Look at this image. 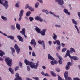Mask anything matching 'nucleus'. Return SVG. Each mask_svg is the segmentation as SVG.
<instances>
[{"instance_id":"25","label":"nucleus","mask_w":80,"mask_h":80,"mask_svg":"<svg viewBox=\"0 0 80 80\" xmlns=\"http://www.w3.org/2000/svg\"><path fill=\"white\" fill-rule=\"evenodd\" d=\"M49 13H50V14H51L52 15H53L54 17H57L58 18H59V17H60L59 16H56V15H55V13L52 12L51 11L49 12Z\"/></svg>"},{"instance_id":"41","label":"nucleus","mask_w":80,"mask_h":80,"mask_svg":"<svg viewBox=\"0 0 80 80\" xmlns=\"http://www.w3.org/2000/svg\"><path fill=\"white\" fill-rule=\"evenodd\" d=\"M67 50V48H64L62 49V52H65Z\"/></svg>"},{"instance_id":"26","label":"nucleus","mask_w":80,"mask_h":80,"mask_svg":"<svg viewBox=\"0 0 80 80\" xmlns=\"http://www.w3.org/2000/svg\"><path fill=\"white\" fill-rule=\"evenodd\" d=\"M53 35L54 36L52 37L54 39V40H57V36L54 33L53 34Z\"/></svg>"},{"instance_id":"34","label":"nucleus","mask_w":80,"mask_h":80,"mask_svg":"<svg viewBox=\"0 0 80 80\" xmlns=\"http://www.w3.org/2000/svg\"><path fill=\"white\" fill-rule=\"evenodd\" d=\"M58 80H65L64 79H62V78L59 76V75H58Z\"/></svg>"},{"instance_id":"17","label":"nucleus","mask_w":80,"mask_h":80,"mask_svg":"<svg viewBox=\"0 0 80 80\" xmlns=\"http://www.w3.org/2000/svg\"><path fill=\"white\" fill-rule=\"evenodd\" d=\"M57 2L58 3L59 5H63V4L64 3V1L63 0H59Z\"/></svg>"},{"instance_id":"18","label":"nucleus","mask_w":80,"mask_h":80,"mask_svg":"<svg viewBox=\"0 0 80 80\" xmlns=\"http://www.w3.org/2000/svg\"><path fill=\"white\" fill-rule=\"evenodd\" d=\"M35 30L36 31H37L38 33H40V30L38 28L36 27V28H35Z\"/></svg>"},{"instance_id":"15","label":"nucleus","mask_w":80,"mask_h":80,"mask_svg":"<svg viewBox=\"0 0 80 80\" xmlns=\"http://www.w3.org/2000/svg\"><path fill=\"white\" fill-rule=\"evenodd\" d=\"M63 11L65 13L68 14V15H70V13L68 12V10L67 9L65 8L64 9Z\"/></svg>"},{"instance_id":"16","label":"nucleus","mask_w":80,"mask_h":80,"mask_svg":"<svg viewBox=\"0 0 80 80\" xmlns=\"http://www.w3.org/2000/svg\"><path fill=\"white\" fill-rule=\"evenodd\" d=\"M71 59H73L74 60H78V58L77 56H71Z\"/></svg>"},{"instance_id":"28","label":"nucleus","mask_w":80,"mask_h":80,"mask_svg":"<svg viewBox=\"0 0 80 80\" xmlns=\"http://www.w3.org/2000/svg\"><path fill=\"white\" fill-rule=\"evenodd\" d=\"M16 28L18 29V30H20V24H18V23L16 24Z\"/></svg>"},{"instance_id":"58","label":"nucleus","mask_w":80,"mask_h":80,"mask_svg":"<svg viewBox=\"0 0 80 80\" xmlns=\"http://www.w3.org/2000/svg\"><path fill=\"white\" fill-rule=\"evenodd\" d=\"M55 26L57 27H61L60 25H55Z\"/></svg>"},{"instance_id":"2","label":"nucleus","mask_w":80,"mask_h":80,"mask_svg":"<svg viewBox=\"0 0 80 80\" xmlns=\"http://www.w3.org/2000/svg\"><path fill=\"white\" fill-rule=\"evenodd\" d=\"M5 61L7 65L9 67H11L12 65V60L10 59V58H5Z\"/></svg>"},{"instance_id":"52","label":"nucleus","mask_w":80,"mask_h":80,"mask_svg":"<svg viewBox=\"0 0 80 80\" xmlns=\"http://www.w3.org/2000/svg\"><path fill=\"white\" fill-rule=\"evenodd\" d=\"M2 35H4V36H5L6 37H7V35L5 33H3L2 32Z\"/></svg>"},{"instance_id":"62","label":"nucleus","mask_w":80,"mask_h":80,"mask_svg":"<svg viewBox=\"0 0 80 80\" xmlns=\"http://www.w3.org/2000/svg\"><path fill=\"white\" fill-rule=\"evenodd\" d=\"M68 65H71V62H68Z\"/></svg>"},{"instance_id":"56","label":"nucleus","mask_w":80,"mask_h":80,"mask_svg":"<svg viewBox=\"0 0 80 80\" xmlns=\"http://www.w3.org/2000/svg\"><path fill=\"white\" fill-rule=\"evenodd\" d=\"M78 16L79 17V19L80 20V12H78Z\"/></svg>"},{"instance_id":"23","label":"nucleus","mask_w":80,"mask_h":80,"mask_svg":"<svg viewBox=\"0 0 80 80\" xmlns=\"http://www.w3.org/2000/svg\"><path fill=\"white\" fill-rule=\"evenodd\" d=\"M3 55H5V53L2 50H0V56L2 57Z\"/></svg>"},{"instance_id":"40","label":"nucleus","mask_w":80,"mask_h":80,"mask_svg":"<svg viewBox=\"0 0 80 80\" xmlns=\"http://www.w3.org/2000/svg\"><path fill=\"white\" fill-rule=\"evenodd\" d=\"M29 19L30 20L31 22H32V21H33V20L34 19L33 18H32V17H29Z\"/></svg>"},{"instance_id":"19","label":"nucleus","mask_w":80,"mask_h":80,"mask_svg":"<svg viewBox=\"0 0 80 80\" xmlns=\"http://www.w3.org/2000/svg\"><path fill=\"white\" fill-rule=\"evenodd\" d=\"M10 49L12 51V54H14V53H15V49H14V48H13L12 47H11Z\"/></svg>"},{"instance_id":"33","label":"nucleus","mask_w":80,"mask_h":80,"mask_svg":"<svg viewBox=\"0 0 80 80\" xmlns=\"http://www.w3.org/2000/svg\"><path fill=\"white\" fill-rule=\"evenodd\" d=\"M31 13V12H30L29 11L26 13V16H27V17H28L30 16V15Z\"/></svg>"},{"instance_id":"14","label":"nucleus","mask_w":80,"mask_h":80,"mask_svg":"<svg viewBox=\"0 0 80 80\" xmlns=\"http://www.w3.org/2000/svg\"><path fill=\"white\" fill-rule=\"evenodd\" d=\"M17 38H18L19 41L21 42H23V38L21 37L20 36H17Z\"/></svg>"},{"instance_id":"55","label":"nucleus","mask_w":80,"mask_h":80,"mask_svg":"<svg viewBox=\"0 0 80 80\" xmlns=\"http://www.w3.org/2000/svg\"><path fill=\"white\" fill-rule=\"evenodd\" d=\"M48 43L49 44V45L50 46L51 45H52V41H48Z\"/></svg>"},{"instance_id":"57","label":"nucleus","mask_w":80,"mask_h":80,"mask_svg":"<svg viewBox=\"0 0 80 80\" xmlns=\"http://www.w3.org/2000/svg\"><path fill=\"white\" fill-rule=\"evenodd\" d=\"M0 61H2V62L3 61V59L1 58V57H0Z\"/></svg>"},{"instance_id":"5","label":"nucleus","mask_w":80,"mask_h":80,"mask_svg":"<svg viewBox=\"0 0 80 80\" xmlns=\"http://www.w3.org/2000/svg\"><path fill=\"white\" fill-rule=\"evenodd\" d=\"M23 12H24V11L23 10H21L19 14L20 18L18 19V21H20L22 20V16L23 15Z\"/></svg>"},{"instance_id":"10","label":"nucleus","mask_w":80,"mask_h":80,"mask_svg":"<svg viewBox=\"0 0 80 80\" xmlns=\"http://www.w3.org/2000/svg\"><path fill=\"white\" fill-rule=\"evenodd\" d=\"M47 31V29H44L42 31L40 32V33L42 36H45V32Z\"/></svg>"},{"instance_id":"54","label":"nucleus","mask_w":80,"mask_h":80,"mask_svg":"<svg viewBox=\"0 0 80 80\" xmlns=\"http://www.w3.org/2000/svg\"><path fill=\"white\" fill-rule=\"evenodd\" d=\"M58 62L60 64H62V62L60 60H59Z\"/></svg>"},{"instance_id":"39","label":"nucleus","mask_w":80,"mask_h":80,"mask_svg":"<svg viewBox=\"0 0 80 80\" xmlns=\"http://www.w3.org/2000/svg\"><path fill=\"white\" fill-rule=\"evenodd\" d=\"M14 70L15 71H17V70H19V66H17L14 68Z\"/></svg>"},{"instance_id":"47","label":"nucleus","mask_w":80,"mask_h":80,"mask_svg":"<svg viewBox=\"0 0 80 80\" xmlns=\"http://www.w3.org/2000/svg\"><path fill=\"white\" fill-rule=\"evenodd\" d=\"M32 56H33V57H35V56H36L34 52H33L32 53Z\"/></svg>"},{"instance_id":"44","label":"nucleus","mask_w":80,"mask_h":80,"mask_svg":"<svg viewBox=\"0 0 80 80\" xmlns=\"http://www.w3.org/2000/svg\"><path fill=\"white\" fill-rule=\"evenodd\" d=\"M66 55H68V56H69V58H71L70 57H72V56H70V53H66Z\"/></svg>"},{"instance_id":"8","label":"nucleus","mask_w":80,"mask_h":80,"mask_svg":"<svg viewBox=\"0 0 80 80\" xmlns=\"http://www.w3.org/2000/svg\"><path fill=\"white\" fill-rule=\"evenodd\" d=\"M38 42L39 44H40L41 45H42V46L43 47V48L44 49H45V41H41L40 40H39L38 41Z\"/></svg>"},{"instance_id":"6","label":"nucleus","mask_w":80,"mask_h":80,"mask_svg":"<svg viewBox=\"0 0 80 80\" xmlns=\"http://www.w3.org/2000/svg\"><path fill=\"white\" fill-rule=\"evenodd\" d=\"M56 42L57 45H59L58 48L57 47L56 48L57 51H58V50H60L61 45L60 42V41L58 40H56Z\"/></svg>"},{"instance_id":"7","label":"nucleus","mask_w":80,"mask_h":80,"mask_svg":"<svg viewBox=\"0 0 80 80\" xmlns=\"http://www.w3.org/2000/svg\"><path fill=\"white\" fill-rule=\"evenodd\" d=\"M25 28H23L22 29V31H20V32L22 34V35H23L24 36L25 38H27V36L25 34Z\"/></svg>"},{"instance_id":"48","label":"nucleus","mask_w":80,"mask_h":80,"mask_svg":"<svg viewBox=\"0 0 80 80\" xmlns=\"http://www.w3.org/2000/svg\"><path fill=\"white\" fill-rule=\"evenodd\" d=\"M19 65L20 67H22V63L21 62H19Z\"/></svg>"},{"instance_id":"38","label":"nucleus","mask_w":80,"mask_h":80,"mask_svg":"<svg viewBox=\"0 0 80 80\" xmlns=\"http://www.w3.org/2000/svg\"><path fill=\"white\" fill-rule=\"evenodd\" d=\"M66 69L67 70H68L69 69H70V66L67 65L66 67Z\"/></svg>"},{"instance_id":"63","label":"nucleus","mask_w":80,"mask_h":80,"mask_svg":"<svg viewBox=\"0 0 80 80\" xmlns=\"http://www.w3.org/2000/svg\"><path fill=\"white\" fill-rule=\"evenodd\" d=\"M41 73L42 75H44V76L45 75V73H44V72H43L42 71L41 72Z\"/></svg>"},{"instance_id":"53","label":"nucleus","mask_w":80,"mask_h":80,"mask_svg":"<svg viewBox=\"0 0 80 80\" xmlns=\"http://www.w3.org/2000/svg\"><path fill=\"white\" fill-rule=\"evenodd\" d=\"M33 78L34 79H35V80H38L39 79V78L38 77H36V78L34 77V78Z\"/></svg>"},{"instance_id":"1","label":"nucleus","mask_w":80,"mask_h":80,"mask_svg":"<svg viewBox=\"0 0 80 80\" xmlns=\"http://www.w3.org/2000/svg\"><path fill=\"white\" fill-rule=\"evenodd\" d=\"M24 63H25L26 65H30L31 68H35V69H37V67H38V66L39 61H38L36 63V64L34 65H35V64H34L33 62H30L26 59L24 60Z\"/></svg>"},{"instance_id":"24","label":"nucleus","mask_w":80,"mask_h":80,"mask_svg":"<svg viewBox=\"0 0 80 80\" xmlns=\"http://www.w3.org/2000/svg\"><path fill=\"white\" fill-rule=\"evenodd\" d=\"M8 38H10L11 40H14V37L12 36H7Z\"/></svg>"},{"instance_id":"20","label":"nucleus","mask_w":80,"mask_h":80,"mask_svg":"<svg viewBox=\"0 0 80 80\" xmlns=\"http://www.w3.org/2000/svg\"><path fill=\"white\" fill-rule=\"evenodd\" d=\"M48 60H54V58H53V57L51 56L50 55V54H48Z\"/></svg>"},{"instance_id":"13","label":"nucleus","mask_w":80,"mask_h":80,"mask_svg":"<svg viewBox=\"0 0 80 80\" xmlns=\"http://www.w3.org/2000/svg\"><path fill=\"white\" fill-rule=\"evenodd\" d=\"M64 77L66 80H67L68 78V71H65L64 73Z\"/></svg>"},{"instance_id":"31","label":"nucleus","mask_w":80,"mask_h":80,"mask_svg":"<svg viewBox=\"0 0 80 80\" xmlns=\"http://www.w3.org/2000/svg\"><path fill=\"white\" fill-rule=\"evenodd\" d=\"M11 28L12 30H15V28L14 26L11 25Z\"/></svg>"},{"instance_id":"12","label":"nucleus","mask_w":80,"mask_h":80,"mask_svg":"<svg viewBox=\"0 0 80 80\" xmlns=\"http://www.w3.org/2000/svg\"><path fill=\"white\" fill-rule=\"evenodd\" d=\"M35 19L37 20H39L40 22H43V20L40 17L38 16L36 17L35 18Z\"/></svg>"},{"instance_id":"49","label":"nucleus","mask_w":80,"mask_h":80,"mask_svg":"<svg viewBox=\"0 0 80 80\" xmlns=\"http://www.w3.org/2000/svg\"><path fill=\"white\" fill-rule=\"evenodd\" d=\"M44 76H46L47 77H49V75H48V73H46V74H44Z\"/></svg>"},{"instance_id":"51","label":"nucleus","mask_w":80,"mask_h":80,"mask_svg":"<svg viewBox=\"0 0 80 80\" xmlns=\"http://www.w3.org/2000/svg\"><path fill=\"white\" fill-rule=\"evenodd\" d=\"M29 49L30 50H32V48L31 46H29Z\"/></svg>"},{"instance_id":"59","label":"nucleus","mask_w":80,"mask_h":80,"mask_svg":"<svg viewBox=\"0 0 80 80\" xmlns=\"http://www.w3.org/2000/svg\"><path fill=\"white\" fill-rule=\"evenodd\" d=\"M58 58L60 60H63V59L62 58H60V56H59L58 57Z\"/></svg>"},{"instance_id":"60","label":"nucleus","mask_w":80,"mask_h":80,"mask_svg":"<svg viewBox=\"0 0 80 80\" xmlns=\"http://www.w3.org/2000/svg\"><path fill=\"white\" fill-rule=\"evenodd\" d=\"M68 80H72V79L70 77H68Z\"/></svg>"},{"instance_id":"61","label":"nucleus","mask_w":80,"mask_h":80,"mask_svg":"<svg viewBox=\"0 0 80 80\" xmlns=\"http://www.w3.org/2000/svg\"><path fill=\"white\" fill-rule=\"evenodd\" d=\"M68 6H69V8H70V9L71 10H72V6H71V5H70V4H69V5H68Z\"/></svg>"},{"instance_id":"27","label":"nucleus","mask_w":80,"mask_h":80,"mask_svg":"<svg viewBox=\"0 0 80 80\" xmlns=\"http://www.w3.org/2000/svg\"><path fill=\"white\" fill-rule=\"evenodd\" d=\"M51 73L52 76H53V77H56V74L53 72L51 71Z\"/></svg>"},{"instance_id":"11","label":"nucleus","mask_w":80,"mask_h":80,"mask_svg":"<svg viewBox=\"0 0 80 80\" xmlns=\"http://www.w3.org/2000/svg\"><path fill=\"white\" fill-rule=\"evenodd\" d=\"M51 63L52 65H54L55 64L57 65L58 63V61L56 60H52L51 62Z\"/></svg>"},{"instance_id":"36","label":"nucleus","mask_w":80,"mask_h":80,"mask_svg":"<svg viewBox=\"0 0 80 80\" xmlns=\"http://www.w3.org/2000/svg\"><path fill=\"white\" fill-rule=\"evenodd\" d=\"M70 50L71 51H72V52H73L74 53H75V52H76L75 50V49H74V48H70Z\"/></svg>"},{"instance_id":"21","label":"nucleus","mask_w":80,"mask_h":80,"mask_svg":"<svg viewBox=\"0 0 80 80\" xmlns=\"http://www.w3.org/2000/svg\"><path fill=\"white\" fill-rule=\"evenodd\" d=\"M72 22L73 23L74 25H77L78 24V23H77V22L75 21L74 19H72Z\"/></svg>"},{"instance_id":"32","label":"nucleus","mask_w":80,"mask_h":80,"mask_svg":"<svg viewBox=\"0 0 80 80\" xmlns=\"http://www.w3.org/2000/svg\"><path fill=\"white\" fill-rule=\"evenodd\" d=\"M42 12H45V13H46V14H48V11L47 10H45V9H43L42 10Z\"/></svg>"},{"instance_id":"46","label":"nucleus","mask_w":80,"mask_h":80,"mask_svg":"<svg viewBox=\"0 0 80 80\" xmlns=\"http://www.w3.org/2000/svg\"><path fill=\"white\" fill-rule=\"evenodd\" d=\"M56 70L58 72H59L60 71V70L58 68H57L56 69Z\"/></svg>"},{"instance_id":"22","label":"nucleus","mask_w":80,"mask_h":80,"mask_svg":"<svg viewBox=\"0 0 80 80\" xmlns=\"http://www.w3.org/2000/svg\"><path fill=\"white\" fill-rule=\"evenodd\" d=\"M8 70L12 74H14V71L13 70V69H12V68H9Z\"/></svg>"},{"instance_id":"30","label":"nucleus","mask_w":80,"mask_h":80,"mask_svg":"<svg viewBox=\"0 0 80 80\" xmlns=\"http://www.w3.org/2000/svg\"><path fill=\"white\" fill-rule=\"evenodd\" d=\"M1 18H2V19H3V20H4L5 21H7V18L4 16H2Z\"/></svg>"},{"instance_id":"64","label":"nucleus","mask_w":80,"mask_h":80,"mask_svg":"<svg viewBox=\"0 0 80 80\" xmlns=\"http://www.w3.org/2000/svg\"><path fill=\"white\" fill-rule=\"evenodd\" d=\"M26 80H32V79H31L29 78H26Z\"/></svg>"},{"instance_id":"35","label":"nucleus","mask_w":80,"mask_h":80,"mask_svg":"<svg viewBox=\"0 0 80 80\" xmlns=\"http://www.w3.org/2000/svg\"><path fill=\"white\" fill-rule=\"evenodd\" d=\"M74 26H75V28L77 30L78 32V33H79V29H78V27H77V25H75Z\"/></svg>"},{"instance_id":"37","label":"nucleus","mask_w":80,"mask_h":80,"mask_svg":"<svg viewBox=\"0 0 80 80\" xmlns=\"http://www.w3.org/2000/svg\"><path fill=\"white\" fill-rule=\"evenodd\" d=\"M38 5H39V3L38 2L36 3L35 4V7L36 8H38Z\"/></svg>"},{"instance_id":"42","label":"nucleus","mask_w":80,"mask_h":80,"mask_svg":"<svg viewBox=\"0 0 80 80\" xmlns=\"http://www.w3.org/2000/svg\"><path fill=\"white\" fill-rule=\"evenodd\" d=\"M28 8L29 10H30L31 11H34V10L33 9V8H32V7H30Z\"/></svg>"},{"instance_id":"45","label":"nucleus","mask_w":80,"mask_h":80,"mask_svg":"<svg viewBox=\"0 0 80 80\" xmlns=\"http://www.w3.org/2000/svg\"><path fill=\"white\" fill-rule=\"evenodd\" d=\"M73 80H80V79H79L78 78H73Z\"/></svg>"},{"instance_id":"9","label":"nucleus","mask_w":80,"mask_h":80,"mask_svg":"<svg viewBox=\"0 0 80 80\" xmlns=\"http://www.w3.org/2000/svg\"><path fill=\"white\" fill-rule=\"evenodd\" d=\"M30 44L31 45H33L34 48H35V46L37 45V42H35V39H32L31 41Z\"/></svg>"},{"instance_id":"29","label":"nucleus","mask_w":80,"mask_h":80,"mask_svg":"<svg viewBox=\"0 0 80 80\" xmlns=\"http://www.w3.org/2000/svg\"><path fill=\"white\" fill-rule=\"evenodd\" d=\"M19 4H20V2L18 1L16 4L15 5V7H17L18 8V7H19Z\"/></svg>"},{"instance_id":"43","label":"nucleus","mask_w":80,"mask_h":80,"mask_svg":"<svg viewBox=\"0 0 80 80\" xmlns=\"http://www.w3.org/2000/svg\"><path fill=\"white\" fill-rule=\"evenodd\" d=\"M29 7L30 6H29L28 4H27L25 7V9H27V8H29Z\"/></svg>"},{"instance_id":"3","label":"nucleus","mask_w":80,"mask_h":80,"mask_svg":"<svg viewBox=\"0 0 80 80\" xmlns=\"http://www.w3.org/2000/svg\"><path fill=\"white\" fill-rule=\"evenodd\" d=\"M4 0H0V3L1 4H2V5L6 9H7L8 8V2L7 1L5 0V3H2V2H3Z\"/></svg>"},{"instance_id":"4","label":"nucleus","mask_w":80,"mask_h":80,"mask_svg":"<svg viewBox=\"0 0 80 80\" xmlns=\"http://www.w3.org/2000/svg\"><path fill=\"white\" fill-rule=\"evenodd\" d=\"M14 48L16 50V51L18 53V54H19V52H20V48L17 45V44H15L14 46Z\"/></svg>"},{"instance_id":"50","label":"nucleus","mask_w":80,"mask_h":80,"mask_svg":"<svg viewBox=\"0 0 80 80\" xmlns=\"http://www.w3.org/2000/svg\"><path fill=\"white\" fill-rule=\"evenodd\" d=\"M27 70H28V71H30V67H29L28 66H27Z\"/></svg>"}]
</instances>
